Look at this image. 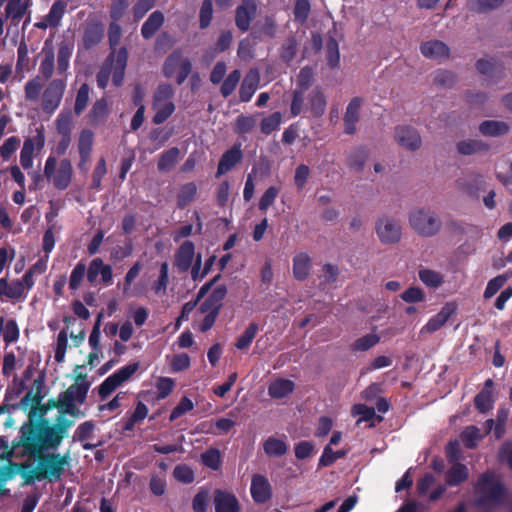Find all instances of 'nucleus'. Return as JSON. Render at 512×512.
<instances>
[{
	"mask_svg": "<svg viewBox=\"0 0 512 512\" xmlns=\"http://www.w3.org/2000/svg\"><path fill=\"white\" fill-rule=\"evenodd\" d=\"M89 390V383L86 376H78L76 382L71 385L57 401H53V407L57 408L61 415L71 416L72 418L82 417L84 414L79 410L78 405L82 404Z\"/></svg>",
	"mask_w": 512,
	"mask_h": 512,
	"instance_id": "nucleus-1",
	"label": "nucleus"
},
{
	"mask_svg": "<svg viewBox=\"0 0 512 512\" xmlns=\"http://www.w3.org/2000/svg\"><path fill=\"white\" fill-rule=\"evenodd\" d=\"M127 64V51L124 48L113 53L107 60L106 64L97 75V84L101 88H105L108 80L112 77L113 84L119 86L124 78L125 68Z\"/></svg>",
	"mask_w": 512,
	"mask_h": 512,
	"instance_id": "nucleus-2",
	"label": "nucleus"
},
{
	"mask_svg": "<svg viewBox=\"0 0 512 512\" xmlns=\"http://www.w3.org/2000/svg\"><path fill=\"white\" fill-rule=\"evenodd\" d=\"M34 286L31 272H26L22 279L9 281L7 277L0 278V301L22 302Z\"/></svg>",
	"mask_w": 512,
	"mask_h": 512,
	"instance_id": "nucleus-3",
	"label": "nucleus"
},
{
	"mask_svg": "<svg viewBox=\"0 0 512 512\" xmlns=\"http://www.w3.org/2000/svg\"><path fill=\"white\" fill-rule=\"evenodd\" d=\"M410 226L421 236H435L442 227L439 215L429 209H416L409 215Z\"/></svg>",
	"mask_w": 512,
	"mask_h": 512,
	"instance_id": "nucleus-4",
	"label": "nucleus"
},
{
	"mask_svg": "<svg viewBox=\"0 0 512 512\" xmlns=\"http://www.w3.org/2000/svg\"><path fill=\"white\" fill-rule=\"evenodd\" d=\"M72 164L67 159L58 161L55 157H48L44 167L46 178L60 190L66 189L72 178Z\"/></svg>",
	"mask_w": 512,
	"mask_h": 512,
	"instance_id": "nucleus-5",
	"label": "nucleus"
},
{
	"mask_svg": "<svg viewBox=\"0 0 512 512\" xmlns=\"http://www.w3.org/2000/svg\"><path fill=\"white\" fill-rule=\"evenodd\" d=\"M476 493L480 505H495L504 498V489L500 479L495 475H484L477 487Z\"/></svg>",
	"mask_w": 512,
	"mask_h": 512,
	"instance_id": "nucleus-6",
	"label": "nucleus"
},
{
	"mask_svg": "<svg viewBox=\"0 0 512 512\" xmlns=\"http://www.w3.org/2000/svg\"><path fill=\"white\" fill-rule=\"evenodd\" d=\"M173 88L170 85H160L155 92L153 101L154 117L153 122L155 124H161L166 121L175 110L173 98Z\"/></svg>",
	"mask_w": 512,
	"mask_h": 512,
	"instance_id": "nucleus-7",
	"label": "nucleus"
},
{
	"mask_svg": "<svg viewBox=\"0 0 512 512\" xmlns=\"http://www.w3.org/2000/svg\"><path fill=\"white\" fill-rule=\"evenodd\" d=\"M32 0H0V6L4 5V16L12 26H17L25 18L23 28L31 20Z\"/></svg>",
	"mask_w": 512,
	"mask_h": 512,
	"instance_id": "nucleus-8",
	"label": "nucleus"
},
{
	"mask_svg": "<svg viewBox=\"0 0 512 512\" xmlns=\"http://www.w3.org/2000/svg\"><path fill=\"white\" fill-rule=\"evenodd\" d=\"M73 420L68 419L65 415L58 413L55 426L42 425V435L45 442V448L57 447L67 433V429L72 426Z\"/></svg>",
	"mask_w": 512,
	"mask_h": 512,
	"instance_id": "nucleus-9",
	"label": "nucleus"
},
{
	"mask_svg": "<svg viewBox=\"0 0 512 512\" xmlns=\"http://www.w3.org/2000/svg\"><path fill=\"white\" fill-rule=\"evenodd\" d=\"M375 232L380 242L385 245L398 243L402 236L399 222L388 216H382L376 221Z\"/></svg>",
	"mask_w": 512,
	"mask_h": 512,
	"instance_id": "nucleus-10",
	"label": "nucleus"
},
{
	"mask_svg": "<svg viewBox=\"0 0 512 512\" xmlns=\"http://www.w3.org/2000/svg\"><path fill=\"white\" fill-rule=\"evenodd\" d=\"M314 81V71L309 67L300 70L297 76V86L291 103V113L296 116L301 113L304 107V93Z\"/></svg>",
	"mask_w": 512,
	"mask_h": 512,
	"instance_id": "nucleus-11",
	"label": "nucleus"
},
{
	"mask_svg": "<svg viewBox=\"0 0 512 512\" xmlns=\"http://www.w3.org/2000/svg\"><path fill=\"white\" fill-rule=\"evenodd\" d=\"M66 85L64 79H53L47 85L42 95V109L45 112L52 113L59 107Z\"/></svg>",
	"mask_w": 512,
	"mask_h": 512,
	"instance_id": "nucleus-12",
	"label": "nucleus"
},
{
	"mask_svg": "<svg viewBox=\"0 0 512 512\" xmlns=\"http://www.w3.org/2000/svg\"><path fill=\"white\" fill-rule=\"evenodd\" d=\"M138 367V363L126 365L106 378L99 387L101 397L106 398L109 396L115 389L126 382L138 370Z\"/></svg>",
	"mask_w": 512,
	"mask_h": 512,
	"instance_id": "nucleus-13",
	"label": "nucleus"
},
{
	"mask_svg": "<svg viewBox=\"0 0 512 512\" xmlns=\"http://www.w3.org/2000/svg\"><path fill=\"white\" fill-rule=\"evenodd\" d=\"M190 62L180 53H173L165 62L164 74L181 84L190 73Z\"/></svg>",
	"mask_w": 512,
	"mask_h": 512,
	"instance_id": "nucleus-14",
	"label": "nucleus"
},
{
	"mask_svg": "<svg viewBox=\"0 0 512 512\" xmlns=\"http://www.w3.org/2000/svg\"><path fill=\"white\" fill-rule=\"evenodd\" d=\"M45 145V135L43 127L37 128L35 135L25 140L21 153L20 163L24 169H29L33 165V158L36 152L40 151Z\"/></svg>",
	"mask_w": 512,
	"mask_h": 512,
	"instance_id": "nucleus-15",
	"label": "nucleus"
},
{
	"mask_svg": "<svg viewBox=\"0 0 512 512\" xmlns=\"http://www.w3.org/2000/svg\"><path fill=\"white\" fill-rule=\"evenodd\" d=\"M22 444L31 454H41L45 448V442L42 435V425L35 427L27 425L22 428Z\"/></svg>",
	"mask_w": 512,
	"mask_h": 512,
	"instance_id": "nucleus-16",
	"label": "nucleus"
},
{
	"mask_svg": "<svg viewBox=\"0 0 512 512\" xmlns=\"http://www.w3.org/2000/svg\"><path fill=\"white\" fill-rule=\"evenodd\" d=\"M87 278L92 285L109 284L112 279V269L109 265L104 264L102 259L95 258L89 265Z\"/></svg>",
	"mask_w": 512,
	"mask_h": 512,
	"instance_id": "nucleus-17",
	"label": "nucleus"
},
{
	"mask_svg": "<svg viewBox=\"0 0 512 512\" xmlns=\"http://www.w3.org/2000/svg\"><path fill=\"white\" fill-rule=\"evenodd\" d=\"M395 140L407 150H417L421 147L422 139L416 129L410 126H399L395 129Z\"/></svg>",
	"mask_w": 512,
	"mask_h": 512,
	"instance_id": "nucleus-18",
	"label": "nucleus"
},
{
	"mask_svg": "<svg viewBox=\"0 0 512 512\" xmlns=\"http://www.w3.org/2000/svg\"><path fill=\"white\" fill-rule=\"evenodd\" d=\"M457 311V304L455 302H447L441 310L431 317L428 322L422 327L421 333H432L439 330L447 320Z\"/></svg>",
	"mask_w": 512,
	"mask_h": 512,
	"instance_id": "nucleus-19",
	"label": "nucleus"
},
{
	"mask_svg": "<svg viewBox=\"0 0 512 512\" xmlns=\"http://www.w3.org/2000/svg\"><path fill=\"white\" fill-rule=\"evenodd\" d=\"M250 491L253 500L257 503H265L272 496V488L268 479L260 474L253 475Z\"/></svg>",
	"mask_w": 512,
	"mask_h": 512,
	"instance_id": "nucleus-20",
	"label": "nucleus"
},
{
	"mask_svg": "<svg viewBox=\"0 0 512 512\" xmlns=\"http://www.w3.org/2000/svg\"><path fill=\"white\" fill-rule=\"evenodd\" d=\"M66 10V3L62 0H57L51 6L48 14L44 16L40 21L36 22L34 26L38 29H47L57 27Z\"/></svg>",
	"mask_w": 512,
	"mask_h": 512,
	"instance_id": "nucleus-21",
	"label": "nucleus"
},
{
	"mask_svg": "<svg viewBox=\"0 0 512 512\" xmlns=\"http://www.w3.org/2000/svg\"><path fill=\"white\" fill-rule=\"evenodd\" d=\"M420 51L426 58L439 61L448 58L450 53L446 43L435 39L423 42L420 46Z\"/></svg>",
	"mask_w": 512,
	"mask_h": 512,
	"instance_id": "nucleus-22",
	"label": "nucleus"
},
{
	"mask_svg": "<svg viewBox=\"0 0 512 512\" xmlns=\"http://www.w3.org/2000/svg\"><path fill=\"white\" fill-rule=\"evenodd\" d=\"M257 5L254 0H242L236 10V25L242 31L248 30L250 22L256 14Z\"/></svg>",
	"mask_w": 512,
	"mask_h": 512,
	"instance_id": "nucleus-23",
	"label": "nucleus"
},
{
	"mask_svg": "<svg viewBox=\"0 0 512 512\" xmlns=\"http://www.w3.org/2000/svg\"><path fill=\"white\" fill-rule=\"evenodd\" d=\"M67 464L65 457L60 455H48L41 461V468L50 479H58Z\"/></svg>",
	"mask_w": 512,
	"mask_h": 512,
	"instance_id": "nucleus-24",
	"label": "nucleus"
},
{
	"mask_svg": "<svg viewBox=\"0 0 512 512\" xmlns=\"http://www.w3.org/2000/svg\"><path fill=\"white\" fill-rule=\"evenodd\" d=\"M214 506L216 512H239V503L235 495L223 490L215 491Z\"/></svg>",
	"mask_w": 512,
	"mask_h": 512,
	"instance_id": "nucleus-25",
	"label": "nucleus"
},
{
	"mask_svg": "<svg viewBox=\"0 0 512 512\" xmlns=\"http://www.w3.org/2000/svg\"><path fill=\"white\" fill-rule=\"evenodd\" d=\"M195 256L194 244L191 241H185L175 254V266L182 271H187Z\"/></svg>",
	"mask_w": 512,
	"mask_h": 512,
	"instance_id": "nucleus-26",
	"label": "nucleus"
},
{
	"mask_svg": "<svg viewBox=\"0 0 512 512\" xmlns=\"http://www.w3.org/2000/svg\"><path fill=\"white\" fill-rule=\"evenodd\" d=\"M361 105L362 100L360 98H354L349 102L346 108L344 125L345 132L347 134H353L356 131V124L359 120Z\"/></svg>",
	"mask_w": 512,
	"mask_h": 512,
	"instance_id": "nucleus-27",
	"label": "nucleus"
},
{
	"mask_svg": "<svg viewBox=\"0 0 512 512\" xmlns=\"http://www.w3.org/2000/svg\"><path fill=\"white\" fill-rule=\"evenodd\" d=\"M260 75L258 70L251 69L245 76L241 88L240 98L242 101H249L258 88Z\"/></svg>",
	"mask_w": 512,
	"mask_h": 512,
	"instance_id": "nucleus-28",
	"label": "nucleus"
},
{
	"mask_svg": "<svg viewBox=\"0 0 512 512\" xmlns=\"http://www.w3.org/2000/svg\"><path fill=\"white\" fill-rule=\"evenodd\" d=\"M295 388L293 381L278 378L272 381L268 386V394L275 399H282L289 396Z\"/></svg>",
	"mask_w": 512,
	"mask_h": 512,
	"instance_id": "nucleus-29",
	"label": "nucleus"
},
{
	"mask_svg": "<svg viewBox=\"0 0 512 512\" xmlns=\"http://www.w3.org/2000/svg\"><path fill=\"white\" fill-rule=\"evenodd\" d=\"M93 142L94 133L89 129L82 130L78 140V150L81 158L79 163L80 167H83V165L89 160Z\"/></svg>",
	"mask_w": 512,
	"mask_h": 512,
	"instance_id": "nucleus-30",
	"label": "nucleus"
},
{
	"mask_svg": "<svg viewBox=\"0 0 512 512\" xmlns=\"http://www.w3.org/2000/svg\"><path fill=\"white\" fill-rule=\"evenodd\" d=\"M19 327L15 320L0 317V337L9 345L19 339Z\"/></svg>",
	"mask_w": 512,
	"mask_h": 512,
	"instance_id": "nucleus-31",
	"label": "nucleus"
},
{
	"mask_svg": "<svg viewBox=\"0 0 512 512\" xmlns=\"http://www.w3.org/2000/svg\"><path fill=\"white\" fill-rule=\"evenodd\" d=\"M42 400L41 385L35 381L31 390H29L21 400L20 407L24 411L33 412L36 410Z\"/></svg>",
	"mask_w": 512,
	"mask_h": 512,
	"instance_id": "nucleus-32",
	"label": "nucleus"
},
{
	"mask_svg": "<svg viewBox=\"0 0 512 512\" xmlns=\"http://www.w3.org/2000/svg\"><path fill=\"white\" fill-rule=\"evenodd\" d=\"M39 72L45 78L49 79L54 72V52L51 46L44 45L40 53Z\"/></svg>",
	"mask_w": 512,
	"mask_h": 512,
	"instance_id": "nucleus-33",
	"label": "nucleus"
},
{
	"mask_svg": "<svg viewBox=\"0 0 512 512\" xmlns=\"http://www.w3.org/2000/svg\"><path fill=\"white\" fill-rule=\"evenodd\" d=\"M242 153L239 147H233L228 150L221 158L217 176L227 173L232 167H234L241 159Z\"/></svg>",
	"mask_w": 512,
	"mask_h": 512,
	"instance_id": "nucleus-34",
	"label": "nucleus"
},
{
	"mask_svg": "<svg viewBox=\"0 0 512 512\" xmlns=\"http://www.w3.org/2000/svg\"><path fill=\"white\" fill-rule=\"evenodd\" d=\"M311 259L308 254L300 252L293 259V274L298 280H304L309 275Z\"/></svg>",
	"mask_w": 512,
	"mask_h": 512,
	"instance_id": "nucleus-35",
	"label": "nucleus"
},
{
	"mask_svg": "<svg viewBox=\"0 0 512 512\" xmlns=\"http://www.w3.org/2000/svg\"><path fill=\"white\" fill-rule=\"evenodd\" d=\"M264 452L269 457H281L288 451V445L283 438L269 437L263 443Z\"/></svg>",
	"mask_w": 512,
	"mask_h": 512,
	"instance_id": "nucleus-36",
	"label": "nucleus"
},
{
	"mask_svg": "<svg viewBox=\"0 0 512 512\" xmlns=\"http://www.w3.org/2000/svg\"><path fill=\"white\" fill-rule=\"evenodd\" d=\"M310 109L313 115L322 116L326 110V96L321 87H315L309 95Z\"/></svg>",
	"mask_w": 512,
	"mask_h": 512,
	"instance_id": "nucleus-37",
	"label": "nucleus"
},
{
	"mask_svg": "<svg viewBox=\"0 0 512 512\" xmlns=\"http://www.w3.org/2000/svg\"><path fill=\"white\" fill-rule=\"evenodd\" d=\"M225 296V290L222 288L215 289L209 297L202 303L201 312L216 315L221 305V301Z\"/></svg>",
	"mask_w": 512,
	"mask_h": 512,
	"instance_id": "nucleus-38",
	"label": "nucleus"
},
{
	"mask_svg": "<svg viewBox=\"0 0 512 512\" xmlns=\"http://www.w3.org/2000/svg\"><path fill=\"white\" fill-rule=\"evenodd\" d=\"M480 132L485 136H501L508 132L509 126L504 121L486 120L479 126Z\"/></svg>",
	"mask_w": 512,
	"mask_h": 512,
	"instance_id": "nucleus-39",
	"label": "nucleus"
},
{
	"mask_svg": "<svg viewBox=\"0 0 512 512\" xmlns=\"http://www.w3.org/2000/svg\"><path fill=\"white\" fill-rule=\"evenodd\" d=\"M368 158V152L362 147L354 148L347 157V166L354 171H361Z\"/></svg>",
	"mask_w": 512,
	"mask_h": 512,
	"instance_id": "nucleus-40",
	"label": "nucleus"
},
{
	"mask_svg": "<svg viewBox=\"0 0 512 512\" xmlns=\"http://www.w3.org/2000/svg\"><path fill=\"white\" fill-rule=\"evenodd\" d=\"M477 70L486 76H495L502 72L499 62L493 57H484L477 61Z\"/></svg>",
	"mask_w": 512,
	"mask_h": 512,
	"instance_id": "nucleus-41",
	"label": "nucleus"
},
{
	"mask_svg": "<svg viewBox=\"0 0 512 512\" xmlns=\"http://www.w3.org/2000/svg\"><path fill=\"white\" fill-rule=\"evenodd\" d=\"M492 386V380L488 379L485 382V388L477 395L475 399L476 407L481 411L485 412L492 408L493 399L490 387Z\"/></svg>",
	"mask_w": 512,
	"mask_h": 512,
	"instance_id": "nucleus-42",
	"label": "nucleus"
},
{
	"mask_svg": "<svg viewBox=\"0 0 512 512\" xmlns=\"http://www.w3.org/2000/svg\"><path fill=\"white\" fill-rule=\"evenodd\" d=\"M109 114V106L105 99H100L95 102L90 113L89 121L93 125L101 123Z\"/></svg>",
	"mask_w": 512,
	"mask_h": 512,
	"instance_id": "nucleus-43",
	"label": "nucleus"
},
{
	"mask_svg": "<svg viewBox=\"0 0 512 512\" xmlns=\"http://www.w3.org/2000/svg\"><path fill=\"white\" fill-rule=\"evenodd\" d=\"M43 89V82L39 76H36L25 84L24 94L25 99L30 102H37Z\"/></svg>",
	"mask_w": 512,
	"mask_h": 512,
	"instance_id": "nucleus-44",
	"label": "nucleus"
},
{
	"mask_svg": "<svg viewBox=\"0 0 512 512\" xmlns=\"http://www.w3.org/2000/svg\"><path fill=\"white\" fill-rule=\"evenodd\" d=\"M164 21V17L160 12H154L150 15L148 20L144 23L142 27V35L145 38L152 37L155 32L160 28Z\"/></svg>",
	"mask_w": 512,
	"mask_h": 512,
	"instance_id": "nucleus-45",
	"label": "nucleus"
},
{
	"mask_svg": "<svg viewBox=\"0 0 512 512\" xmlns=\"http://www.w3.org/2000/svg\"><path fill=\"white\" fill-rule=\"evenodd\" d=\"M179 150L177 148H171L164 152L158 162V170L161 172L170 171L179 159Z\"/></svg>",
	"mask_w": 512,
	"mask_h": 512,
	"instance_id": "nucleus-46",
	"label": "nucleus"
},
{
	"mask_svg": "<svg viewBox=\"0 0 512 512\" xmlns=\"http://www.w3.org/2000/svg\"><path fill=\"white\" fill-rule=\"evenodd\" d=\"M169 282V266L164 262L160 266V274L152 289L157 296H163L166 293Z\"/></svg>",
	"mask_w": 512,
	"mask_h": 512,
	"instance_id": "nucleus-47",
	"label": "nucleus"
},
{
	"mask_svg": "<svg viewBox=\"0 0 512 512\" xmlns=\"http://www.w3.org/2000/svg\"><path fill=\"white\" fill-rule=\"evenodd\" d=\"M419 278L426 286L431 288H438L444 282V278L441 273L430 269L420 270Z\"/></svg>",
	"mask_w": 512,
	"mask_h": 512,
	"instance_id": "nucleus-48",
	"label": "nucleus"
},
{
	"mask_svg": "<svg viewBox=\"0 0 512 512\" xmlns=\"http://www.w3.org/2000/svg\"><path fill=\"white\" fill-rule=\"evenodd\" d=\"M503 2L504 0H470L468 8L474 12H487L498 8Z\"/></svg>",
	"mask_w": 512,
	"mask_h": 512,
	"instance_id": "nucleus-49",
	"label": "nucleus"
},
{
	"mask_svg": "<svg viewBox=\"0 0 512 512\" xmlns=\"http://www.w3.org/2000/svg\"><path fill=\"white\" fill-rule=\"evenodd\" d=\"M73 127L71 112H61L56 119V128L61 136H70Z\"/></svg>",
	"mask_w": 512,
	"mask_h": 512,
	"instance_id": "nucleus-50",
	"label": "nucleus"
},
{
	"mask_svg": "<svg viewBox=\"0 0 512 512\" xmlns=\"http://www.w3.org/2000/svg\"><path fill=\"white\" fill-rule=\"evenodd\" d=\"M276 31V21L271 17H266L263 23L258 26L257 30L254 33V37L258 36L260 39L272 38L276 35Z\"/></svg>",
	"mask_w": 512,
	"mask_h": 512,
	"instance_id": "nucleus-51",
	"label": "nucleus"
},
{
	"mask_svg": "<svg viewBox=\"0 0 512 512\" xmlns=\"http://www.w3.org/2000/svg\"><path fill=\"white\" fill-rule=\"evenodd\" d=\"M508 279H509V275H506V274L498 275V276L494 277L493 279H491L487 283V286L485 288V291L483 294L484 298L485 299L492 298L504 286V284L507 282Z\"/></svg>",
	"mask_w": 512,
	"mask_h": 512,
	"instance_id": "nucleus-52",
	"label": "nucleus"
},
{
	"mask_svg": "<svg viewBox=\"0 0 512 512\" xmlns=\"http://www.w3.org/2000/svg\"><path fill=\"white\" fill-rule=\"evenodd\" d=\"M468 476L467 468L459 463L453 465L447 475V483L451 486L464 481Z\"/></svg>",
	"mask_w": 512,
	"mask_h": 512,
	"instance_id": "nucleus-53",
	"label": "nucleus"
},
{
	"mask_svg": "<svg viewBox=\"0 0 512 512\" xmlns=\"http://www.w3.org/2000/svg\"><path fill=\"white\" fill-rule=\"evenodd\" d=\"M380 341L379 335L376 333H369L358 338L353 343V349L356 351H367L373 346H375Z\"/></svg>",
	"mask_w": 512,
	"mask_h": 512,
	"instance_id": "nucleus-54",
	"label": "nucleus"
},
{
	"mask_svg": "<svg viewBox=\"0 0 512 512\" xmlns=\"http://www.w3.org/2000/svg\"><path fill=\"white\" fill-rule=\"evenodd\" d=\"M72 55V48L67 44L59 47L57 54V67L60 73L65 72L69 67V61Z\"/></svg>",
	"mask_w": 512,
	"mask_h": 512,
	"instance_id": "nucleus-55",
	"label": "nucleus"
},
{
	"mask_svg": "<svg viewBox=\"0 0 512 512\" xmlns=\"http://www.w3.org/2000/svg\"><path fill=\"white\" fill-rule=\"evenodd\" d=\"M282 115L280 112H274L268 117H265L261 122V131L265 134L277 130L281 124Z\"/></svg>",
	"mask_w": 512,
	"mask_h": 512,
	"instance_id": "nucleus-56",
	"label": "nucleus"
},
{
	"mask_svg": "<svg viewBox=\"0 0 512 512\" xmlns=\"http://www.w3.org/2000/svg\"><path fill=\"white\" fill-rule=\"evenodd\" d=\"M201 458L204 465L213 470L219 469L221 465V454L219 450L215 448L208 449L202 454Z\"/></svg>",
	"mask_w": 512,
	"mask_h": 512,
	"instance_id": "nucleus-57",
	"label": "nucleus"
},
{
	"mask_svg": "<svg viewBox=\"0 0 512 512\" xmlns=\"http://www.w3.org/2000/svg\"><path fill=\"white\" fill-rule=\"evenodd\" d=\"M257 331H258V326L254 323L250 324L246 328L244 333L238 338L236 347L241 350L246 349L251 344L253 339L255 338Z\"/></svg>",
	"mask_w": 512,
	"mask_h": 512,
	"instance_id": "nucleus-58",
	"label": "nucleus"
},
{
	"mask_svg": "<svg viewBox=\"0 0 512 512\" xmlns=\"http://www.w3.org/2000/svg\"><path fill=\"white\" fill-rule=\"evenodd\" d=\"M19 145L20 139L16 136H12L6 139L0 147V155L3 160H8L18 149Z\"/></svg>",
	"mask_w": 512,
	"mask_h": 512,
	"instance_id": "nucleus-59",
	"label": "nucleus"
},
{
	"mask_svg": "<svg viewBox=\"0 0 512 512\" xmlns=\"http://www.w3.org/2000/svg\"><path fill=\"white\" fill-rule=\"evenodd\" d=\"M175 382L169 377H159L155 387L157 389L158 398H166L174 389Z\"/></svg>",
	"mask_w": 512,
	"mask_h": 512,
	"instance_id": "nucleus-60",
	"label": "nucleus"
},
{
	"mask_svg": "<svg viewBox=\"0 0 512 512\" xmlns=\"http://www.w3.org/2000/svg\"><path fill=\"white\" fill-rule=\"evenodd\" d=\"M345 454L346 452L344 450L333 451L331 446L328 445L323 450L319 464L321 466H329L333 464L337 459L342 458Z\"/></svg>",
	"mask_w": 512,
	"mask_h": 512,
	"instance_id": "nucleus-61",
	"label": "nucleus"
},
{
	"mask_svg": "<svg viewBox=\"0 0 512 512\" xmlns=\"http://www.w3.org/2000/svg\"><path fill=\"white\" fill-rule=\"evenodd\" d=\"M210 500L209 491L201 489L193 498L192 507L195 512H206Z\"/></svg>",
	"mask_w": 512,
	"mask_h": 512,
	"instance_id": "nucleus-62",
	"label": "nucleus"
},
{
	"mask_svg": "<svg viewBox=\"0 0 512 512\" xmlns=\"http://www.w3.org/2000/svg\"><path fill=\"white\" fill-rule=\"evenodd\" d=\"M240 77L241 73L239 70H234L228 75L221 87V93L223 96L227 97L235 90Z\"/></svg>",
	"mask_w": 512,
	"mask_h": 512,
	"instance_id": "nucleus-63",
	"label": "nucleus"
},
{
	"mask_svg": "<svg viewBox=\"0 0 512 512\" xmlns=\"http://www.w3.org/2000/svg\"><path fill=\"white\" fill-rule=\"evenodd\" d=\"M462 441L468 448H473L481 439L480 430L475 426L467 427L462 433Z\"/></svg>",
	"mask_w": 512,
	"mask_h": 512,
	"instance_id": "nucleus-64",
	"label": "nucleus"
}]
</instances>
